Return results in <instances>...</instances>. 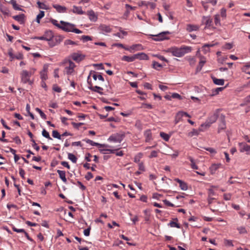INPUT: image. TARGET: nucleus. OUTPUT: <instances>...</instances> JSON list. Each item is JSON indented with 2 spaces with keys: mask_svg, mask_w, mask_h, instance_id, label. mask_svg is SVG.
I'll return each mask as SVG.
<instances>
[{
  "mask_svg": "<svg viewBox=\"0 0 250 250\" xmlns=\"http://www.w3.org/2000/svg\"><path fill=\"white\" fill-rule=\"evenodd\" d=\"M191 51V47L183 46L180 48L172 47L168 48L167 51L170 53L173 56L180 58L183 57L185 54L190 52Z\"/></svg>",
  "mask_w": 250,
  "mask_h": 250,
  "instance_id": "nucleus-1",
  "label": "nucleus"
},
{
  "mask_svg": "<svg viewBox=\"0 0 250 250\" xmlns=\"http://www.w3.org/2000/svg\"><path fill=\"white\" fill-rule=\"evenodd\" d=\"M36 70V69L34 68H30L29 71L23 70L20 74L21 82L23 83H28L30 85H32L33 83V81L31 80L30 78L32 75L34 74Z\"/></svg>",
  "mask_w": 250,
  "mask_h": 250,
  "instance_id": "nucleus-2",
  "label": "nucleus"
},
{
  "mask_svg": "<svg viewBox=\"0 0 250 250\" xmlns=\"http://www.w3.org/2000/svg\"><path fill=\"white\" fill-rule=\"evenodd\" d=\"M125 135L122 133H116L112 134L108 139V141L114 143H120L123 140Z\"/></svg>",
  "mask_w": 250,
  "mask_h": 250,
  "instance_id": "nucleus-3",
  "label": "nucleus"
},
{
  "mask_svg": "<svg viewBox=\"0 0 250 250\" xmlns=\"http://www.w3.org/2000/svg\"><path fill=\"white\" fill-rule=\"evenodd\" d=\"M170 32L169 31H164L161 32L157 35L150 34L149 36L152 37H155L153 40L155 41H162L165 40H167L169 38L167 36V35H169Z\"/></svg>",
  "mask_w": 250,
  "mask_h": 250,
  "instance_id": "nucleus-4",
  "label": "nucleus"
},
{
  "mask_svg": "<svg viewBox=\"0 0 250 250\" xmlns=\"http://www.w3.org/2000/svg\"><path fill=\"white\" fill-rule=\"evenodd\" d=\"M62 24L61 29L66 32H72L74 24L62 21H60Z\"/></svg>",
  "mask_w": 250,
  "mask_h": 250,
  "instance_id": "nucleus-5",
  "label": "nucleus"
},
{
  "mask_svg": "<svg viewBox=\"0 0 250 250\" xmlns=\"http://www.w3.org/2000/svg\"><path fill=\"white\" fill-rule=\"evenodd\" d=\"M75 66L76 65L73 62L69 61L68 63H66L65 67V71L67 75H71L74 71V69Z\"/></svg>",
  "mask_w": 250,
  "mask_h": 250,
  "instance_id": "nucleus-6",
  "label": "nucleus"
},
{
  "mask_svg": "<svg viewBox=\"0 0 250 250\" xmlns=\"http://www.w3.org/2000/svg\"><path fill=\"white\" fill-rule=\"evenodd\" d=\"M63 39V37L61 35L54 36L51 39L50 42H49V44L50 46H54L60 43Z\"/></svg>",
  "mask_w": 250,
  "mask_h": 250,
  "instance_id": "nucleus-7",
  "label": "nucleus"
},
{
  "mask_svg": "<svg viewBox=\"0 0 250 250\" xmlns=\"http://www.w3.org/2000/svg\"><path fill=\"white\" fill-rule=\"evenodd\" d=\"M53 37V33L51 30H47L43 36L40 37V40H45L50 42L51 39Z\"/></svg>",
  "mask_w": 250,
  "mask_h": 250,
  "instance_id": "nucleus-8",
  "label": "nucleus"
},
{
  "mask_svg": "<svg viewBox=\"0 0 250 250\" xmlns=\"http://www.w3.org/2000/svg\"><path fill=\"white\" fill-rule=\"evenodd\" d=\"M202 22L206 25L205 28H208L211 26L212 21L209 16H203Z\"/></svg>",
  "mask_w": 250,
  "mask_h": 250,
  "instance_id": "nucleus-9",
  "label": "nucleus"
},
{
  "mask_svg": "<svg viewBox=\"0 0 250 250\" xmlns=\"http://www.w3.org/2000/svg\"><path fill=\"white\" fill-rule=\"evenodd\" d=\"M239 146L240 147V151L241 152H250V146L248 145L245 143H239Z\"/></svg>",
  "mask_w": 250,
  "mask_h": 250,
  "instance_id": "nucleus-10",
  "label": "nucleus"
},
{
  "mask_svg": "<svg viewBox=\"0 0 250 250\" xmlns=\"http://www.w3.org/2000/svg\"><path fill=\"white\" fill-rule=\"evenodd\" d=\"M98 30H99L100 33L102 34L109 33L111 31L110 27L106 25H101L99 27Z\"/></svg>",
  "mask_w": 250,
  "mask_h": 250,
  "instance_id": "nucleus-11",
  "label": "nucleus"
},
{
  "mask_svg": "<svg viewBox=\"0 0 250 250\" xmlns=\"http://www.w3.org/2000/svg\"><path fill=\"white\" fill-rule=\"evenodd\" d=\"M218 117V114L217 112H214L213 114L210 115L206 120L211 125L215 123Z\"/></svg>",
  "mask_w": 250,
  "mask_h": 250,
  "instance_id": "nucleus-12",
  "label": "nucleus"
},
{
  "mask_svg": "<svg viewBox=\"0 0 250 250\" xmlns=\"http://www.w3.org/2000/svg\"><path fill=\"white\" fill-rule=\"evenodd\" d=\"M175 181H176L177 183L179 184V187L182 190H187L188 189V187L187 185V184L184 181L178 179V178H175L174 179Z\"/></svg>",
  "mask_w": 250,
  "mask_h": 250,
  "instance_id": "nucleus-13",
  "label": "nucleus"
},
{
  "mask_svg": "<svg viewBox=\"0 0 250 250\" xmlns=\"http://www.w3.org/2000/svg\"><path fill=\"white\" fill-rule=\"evenodd\" d=\"M91 77L94 78V73H92V71H91L89 75L87 77V87L91 90H94Z\"/></svg>",
  "mask_w": 250,
  "mask_h": 250,
  "instance_id": "nucleus-14",
  "label": "nucleus"
},
{
  "mask_svg": "<svg viewBox=\"0 0 250 250\" xmlns=\"http://www.w3.org/2000/svg\"><path fill=\"white\" fill-rule=\"evenodd\" d=\"M135 60L138 59L140 60H148V56L145 53L141 52L134 54Z\"/></svg>",
  "mask_w": 250,
  "mask_h": 250,
  "instance_id": "nucleus-15",
  "label": "nucleus"
},
{
  "mask_svg": "<svg viewBox=\"0 0 250 250\" xmlns=\"http://www.w3.org/2000/svg\"><path fill=\"white\" fill-rule=\"evenodd\" d=\"M199 27L197 25L188 24L187 25L186 30L189 32L198 30Z\"/></svg>",
  "mask_w": 250,
  "mask_h": 250,
  "instance_id": "nucleus-16",
  "label": "nucleus"
},
{
  "mask_svg": "<svg viewBox=\"0 0 250 250\" xmlns=\"http://www.w3.org/2000/svg\"><path fill=\"white\" fill-rule=\"evenodd\" d=\"M25 16L23 14H21L18 15H16L13 17V18L18 21L21 24H23L24 22Z\"/></svg>",
  "mask_w": 250,
  "mask_h": 250,
  "instance_id": "nucleus-17",
  "label": "nucleus"
},
{
  "mask_svg": "<svg viewBox=\"0 0 250 250\" xmlns=\"http://www.w3.org/2000/svg\"><path fill=\"white\" fill-rule=\"evenodd\" d=\"M211 125L206 120L205 123L201 125L199 127V131L204 132L208 129L211 126Z\"/></svg>",
  "mask_w": 250,
  "mask_h": 250,
  "instance_id": "nucleus-18",
  "label": "nucleus"
},
{
  "mask_svg": "<svg viewBox=\"0 0 250 250\" xmlns=\"http://www.w3.org/2000/svg\"><path fill=\"white\" fill-rule=\"evenodd\" d=\"M53 7L59 13H64L66 12V8L59 4H53Z\"/></svg>",
  "mask_w": 250,
  "mask_h": 250,
  "instance_id": "nucleus-19",
  "label": "nucleus"
},
{
  "mask_svg": "<svg viewBox=\"0 0 250 250\" xmlns=\"http://www.w3.org/2000/svg\"><path fill=\"white\" fill-rule=\"evenodd\" d=\"M71 11L73 13L79 15H82L84 13L81 7L76 6L75 5L73 6V9Z\"/></svg>",
  "mask_w": 250,
  "mask_h": 250,
  "instance_id": "nucleus-20",
  "label": "nucleus"
},
{
  "mask_svg": "<svg viewBox=\"0 0 250 250\" xmlns=\"http://www.w3.org/2000/svg\"><path fill=\"white\" fill-rule=\"evenodd\" d=\"M71 57L72 59L76 62H80L83 58V56L81 54L77 53H73L71 55Z\"/></svg>",
  "mask_w": 250,
  "mask_h": 250,
  "instance_id": "nucleus-21",
  "label": "nucleus"
},
{
  "mask_svg": "<svg viewBox=\"0 0 250 250\" xmlns=\"http://www.w3.org/2000/svg\"><path fill=\"white\" fill-rule=\"evenodd\" d=\"M221 166V164H212L209 168L211 174H213L215 173L216 170Z\"/></svg>",
  "mask_w": 250,
  "mask_h": 250,
  "instance_id": "nucleus-22",
  "label": "nucleus"
},
{
  "mask_svg": "<svg viewBox=\"0 0 250 250\" xmlns=\"http://www.w3.org/2000/svg\"><path fill=\"white\" fill-rule=\"evenodd\" d=\"M144 135L146 138V142H148L152 140V134L151 130L149 129L146 130L144 132Z\"/></svg>",
  "mask_w": 250,
  "mask_h": 250,
  "instance_id": "nucleus-23",
  "label": "nucleus"
},
{
  "mask_svg": "<svg viewBox=\"0 0 250 250\" xmlns=\"http://www.w3.org/2000/svg\"><path fill=\"white\" fill-rule=\"evenodd\" d=\"M57 173H58L60 178L63 181V182L66 183L67 182V179L65 177V172L63 170H58Z\"/></svg>",
  "mask_w": 250,
  "mask_h": 250,
  "instance_id": "nucleus-24",
  "label": "nucleus"
},
{
  "mask_svg": "<svg viewBox=\"0 0 250 250\" xmlns=\"http://www.w3.org/2000/svg\"><path fill=\"white\" fill-rule=\"evenodd\" d=\"M226 127V123L224 120V118H222L221 119V122L219 125L218 128V133H220L221 132V131L223 130H224Z\"/></svg>",
  "mask_w": 250,
  "mask_h": 250,
  "instance_id": "nucleus-25",
  "label": "nucleus"
},
{
  "mask_svg": "<svg viewBox=\"0 0 250 250\" xmlns=\"http://www.w3.org/2000/svg\"><path fill=\"white\" fill-rule=\"evenodd\" d=\"M122 60L127 62H132L135 60V55H133L132 56H124Z\"/></svg>",
  "mask_w": 250,
  "mask_h": 250,
  "instance_id": "nucleus-26",
  "label": "nucleus"
},
{
  "mask_svg": "<svg viewBox=\"0 0 250 250\" xmlns=\"http://www.w3.org/2000/svg\"><path fill=\"white\" fill-rule=\"evenodd\" d=\"M213 83L218 85H223L224 84V80L223 79H217L215 77L212 78Z\"/></svg>",
  "mask_w": 250,
  "mask_h": 250,
  "instance_id": "nucleus-27",
  "label": "nucleus"
},
{
  "mask_svg": "<svg viewBox=\"0 0 250 250\" xmlns=\"http://www.w3.org/2000/svg\"><path fill=\"white\" fill-rule=\"evenodd\" d=\"M200 132L201 131H199V128L198 130L193 129L191 131L188 133V136L189 137H192L194 136H197L199 135Z\"/></svg>",
  "mask_w": 250,
  "mask_h": 250,
  "instance_id": "nucleus-28",
  "label": "nucleus"
},
{
  "mask_svg": "<svg viewBox=\"0 0 250 250\" xmlns=\"http://www.w3.org/2000/svg\"><path fill=\"white\" fill-rule=\"evenodd\" d=\"M41 78L42 81H45L47 79V74L46 68H43V69L40 73Z\"/></svg>",
  "mask_w": 250,
  "mask_h": 250,
  "instance_id": "nucleus-29",
  "label": "nucleus"
},
{
  "mask_svg": "<svg viewBox=\"0 0 250 250\" xmlns=\"http://www.w3.org/2000/svg\"><path fill=\"white\" fill-rule=\"evenodd\" d=\"M131 48H132V51H140L144 49L143 46L140 44H133L131 46Z\"/></svg>",
  "mask_w": 250,
  "mask_h": 250,
  "instance_id": "nucleus-30",
  "label": "nucleus"
},
{
  "mask_svg": "<svg viewBox=\"0 0 250 250\" xmlns=\"http://www.w3.org/2000/svg\"><path fill=\"white\" fill-rule=\"evenodd\" d=\"M206 60L205 58L203 57L201 58L200 61L199 62V65L197 67V71H200L201 70L203 66H204V64L206 63Z\"/></svg>",
  "mask_w": 250,
  "mask_h": 250,
  "instance_id": "nucleus-31",
  "label": "nucleus"
},
{
  "mask_svg": "<svg viewBox=\"0 0 250 250\" xmlns=\"http://www.w3.org/2000/svg\"><path fill=\"white\" fill-rule=\"evenodd\" d=\"M224 89L223 87H217L215 89H213L211 90V93L210 94V96H214L218 94L220 91Z\"/></svg>",
  "mask_w": 250,
  "mask_h": 250,
  "instance_id": "nucleus-32",
  "label": "nucleus"
},
{
  "mask_svg": "<svg viewBox=\"0 0 250 250\" xmlns=\"http://www.w3.org/2000/svg\"><path fill=\"white\" fill-rule=\"evenodd\" d=\"M10 3L13 6V8L16 10L22 11V9L20 7V5L18 4L15 0H11Z\"/></svg>",
  "mask_w": 250,
  "mask_h": 250,
  "instance_id": "nucleus-33",
  "label": "nucleus"
},
{
  "mask_svg": "<svg viewBox=\"0 0 250 250\" xmlns=\"http://www.w3.org/2000/svg\"><path fill=\"white\" fill-rule=\"evenodd\" d=\"M143 154L142 152L137 153L134 157V161L136 163H139L140 159L143 157Z\"/></svg>",
  "mask_w": 250,
  "mask_h": 250,
  "instance_id": "nucleus-34",
  "label": "nucleus"
},
{
  "mask_svg": "<svg viewBox=\"0 0 250 250\" xmlns=\"http://www.w3.org/2000/svg\"><path fill=\"white\" fill-rule=\"evenodd\" d=\"M188 159L189 160V161L191 162V165H190L191 167L194 169H198V167L195 164V161H194V160L193 159V158H192L191 157L189 156V157H188Z\"/></svg>",
  "mask_w": 250,
  "mask_h": 250,
  "instance_id": "nucleus-35",
  "label": "nucleus"
},
{
  "mask_svg": "<svg viewBox=\"0 0 250 250\" xmlns=\"http://www.w3.org/2000/svg\"><path fill=\"white\" fill-rule=\"evenodd\" d=\"M182 118H183V116H182L180 111L178 112L176 114L175 117V120H174L175 124H177V123H178L181 120Z\"/></svg>",
  "mask_w": 250,
  "mask_h": 250,
  "instance_id": "nucleus-36",
  "label": "nucleus"
},
{
  "mask_svg": "<svg viewBox=\"0 0 250 250\" xmlns=\"http://www.w3.org/2000/svg\"><path fill=\"white\" fill-rule=\"evenodd\" d=\"M0 11L4 15H8L9 13L8 9L2 5H0Z\"/></svg>",
  "mask_w": 250,
  "mask_h": 250,
  "instance_id": "nucleus-37",
  "label": "nucleus"
},
{
  "mask_svg": "<svg viewBox=\"0 0 250 250\" xmlns=\"http://www.w3.org/2000/svg\"><path fill=\"white\" fill-rule=\"evenodd\" d=\"M160 135L166 141H168L170 137L169 135L163 132H160Z\"/></svg>",
  "mask_w": 250,
  "mask_h": 250,
  "instance_id": "nucleus-38",
  "label": "nucleus"
},
{
  "mask_svg": "<svg viewBox=\"0 0 250 250\" xmlns=\"http://www.w3.org/2000/svg\"><path fill=\"white\" fill-rule=\"evenodd\" d=\"M68 158L71 160L73 163L77 162V157L72 153H69L68 154Z\"/></svg>",
  "mask_w": 250,
  "mask_h": 250,
  "instance_id": "nucleus-39",
  "label": "nucleus"
},
{
  "mask_svg": "<svg viewBox=\"0 0 250 250\" xmlns=\"http://www.w3.org/2000/svg\"><path fill=\"white\" fill-rule=\"evenodd\" d=\"M44 16V12L40 11V13L37 15L36 18V21L38 23L40 22V20Z\"/></svg>",
  "mask_w": 250,
  "mask_h": 250,
  "instance_id": "nucleus-40",
  "label": "nucleus"
},
{
  "mask_svg": "<svg viewBox=\"0 0 250 250\" xmlns=\"http://www.w3.org/2000/svg\"><path fill=\"white\" fill-rule=\"evenodd\" d=\"M152 65L153 67L157 70H159V68L162 67L164 65L155 61L153 62Z\"/></svg>",
  "mask_w": 250,
  "mask_h": 250,
  "instance_id": "nucleus-41",
  "label": "nucleus"
},
{
  "mask_svg": "<svg viewBox=\"0 0 250 250\" xmlns=\"http://www.w3.org/2000/svg\"><path fill=\"white\" fill-rule=\"evenodd\" d=\"M52 136L55 138H57L60 140L61 139V135L59 134L57 130H55L52 131Z\"/></svg>",
  "mask_w": 250,
  "mask_h": 250,
  "instance_id": "nucleus-42",
  "label": "nucleus"
},
{
  "mask_svg": "<svg viewBox=\"0 0 250 250\" xmlns=\"http://www.w3.org/2000/svg\"><path fill=\"white\" fill-rule=\"evenodd\" d=\"M168 226L171 228H177L178 229L180 228V226L179 224L174 221H171L169 223Z\"/></svg>",
  "mask_w": 250,
  "mask_h": 250,
  "instance_id": "nucleus-43",
  "label": "nucleus"
},
{
  "mask_svg": "<svg viewBox=\"0 0 250 250\" xmlns=\"http://www.w3.org/2000/svg\"><path fill=\"white\" fill-rule=\"evenodd\" d=\"M37 4H38L39 8L45 9V10L48 9L47 6L46 4H45L44 3L41 2L40 1H38Z\"/></svg>",
  "mask_w": 250,
  "mask_h": 250,
  "instance_id": "nucleus-44",
  "label": "nucleus"
},
{
  "mask_svg": "<svg viewBox=\"0 0 250 250\" xmlns=\"http://www.w3.org/2000/svg\"><path fill=\"white\" fill-rule=\"evenodd\" d=\"M42 135L49 140H52V139L50 137L49 133L45 129H43L42 131Z\"/></svg>",
  "mask_w": 250,
  "mask_h": 250,
  "instance_id": "nucleus-45",
  "label": "nucleus"
},
{
  "mask_svg": "<svg viewBox=\"0 0 250 250\" xmlns=\"http://www.w3.org/2000/svg\"><path fill=\"white\" fill-rule=\"evenodd\" d=\"M214 23L216 25H220V20L219 15L218 14L215 15L214 16Z\"/></svg>",
  "mask_w": 250,
  "mask_h": 250,
  "instance_id": "nucleus-46",
  "label": "nucleus"
},
{
  "mask_svg": "<svg viewBox=\"0 0 250 250\" xmlns=\"http://www.w3.org/2000/svg\"><path fill=\"white\" fill-rule=\"evenodd\" d=\"M8 55L9 56V57L10 58V61H12L13 60H14L15 59V55H14L13 53V50H12V48H10V49H9L8 50Z\"/></svg>",
  "mask_w": 250,
  "mask_h": 250,
  "instance_id": "nucleus-47",
  "label": "nucleus"
},
{
  "mask_svg": "<svg viewBox=\"0 0 250 250\" xmlns=\"http://www.w3.org/2000/svg\"><path fill=\"white\" fill-rule=\"evenodd\" d=\"M237 229L240 234H245L247 232L246 229L244 227H240L237 228Z\"/></svg>",
  "mask_w": 250,
  "mask_h": 250,
  "instance_id": "nucleus-48",
  "label": "nucleus"
},
{
  "mask_svg": "<svg viewBox=\"0 0 250 250\" xmlns=\"http://www.w3.org/2000/svg\"><path fill=\"white\" fill-rule=\"evenodd\" d=\"M99 80L102 82H104V78L100 74H95V81Z\"/></svg>",
  "mask_w": 250,
  "mask_h": 250,
  "instance_id": "nucleus-49",
  "label": "nucleus"
},
{
  "mask_svg": "<svg viewBox=\"0 0 250 250\" xmlns=\"http://www.w3.org/2000/svg\"><path fill=\"white\" fill-rule=\"evenodd\" d=\"M12 229L14 231H15L16 232H18V233H20V232H23L24 233V232H25V231L24 230V229H17L16 228L15 226H13L12 227Z\"/></svg>",
  "mask_w": 250,
  "mask_h": 250,
  "instance_id": "nucleus-50",
  "label": "nucleus"
},
{
  "mask_svg": "<svg viewBox=\"0 0 250 250\" xmlns=\"http://www.w3.org/2000/svg\"><path fill=\"white\" fill-rule=\"evenodd\" d=\"M154 56L155 57H157L158 59H159V60H160L161 61H164L165 62H168L167 59H166L164 56H161L160 55L156 54V55H154Z\"/></svg>",
  "mask_w": 250,
  "mask_h": 250,
  "instance_id": "nucleus-51",
  "label": "nucleus"
},
{
  "mask_svg": "<svg viewBox=\"0 0 250 250\" xmlns=\"http://www.w3.org/2000/svg\"><path fill=\"white\" fill-rule=\"evenodd\" d=\"M158 151L153 150L151 151L150 155L149 156V158H155L157 157Z\"/></svg>",
  "mask_w": 250,
  "mask_h": 250,
  "instance_id": "nucleus-52",
  "label": "nucleus"
},
{
  "mask_svg": "<svg viewBox=\"0 0 250 250\" xmlns=\"http://www.w3.org/2000/svg\"><path fill=\"white\" fill-rule=\"evenodd\" d=\"M31 141L33 143L32 146L37 150L39 151L40 149V147L37 145L34 139H31Z\"/></svg>",
  "mask_w": 250,
  "mask_h": 250,
  "instance_id": "nucleus-53",
  "label": "nucleus"
},
{
  "mask_svg": "<svg viewBox=\"0 0 250 250\" xmlns=\"http://www.w3.org/2000/svg\"><path fill=\"white\" fill-rule=\"evenodd\" d=\"M64 44L65 45H75L76 43L70 40H66L64 42Z\"/></svg>",
  "mask_w": 250,
  "mask_h": 250,
  "instance_id": "nucleus-54",
  "label": "nucleus"
},
{
  "mask_svg": "<svg viewBox=\"0 0 250 250\" xmlns=\"http://www.w3.org/2000/svg\"><path fill=\"white\" fill-rule=\"evenodd\" d=\"M188 61L189 62V64L191 66H193L195 63H196V60L194 58H189L188 59Z\"/></svg>",
  "mask_w": 250,
  "mask_h": 250,
  "instance_id": "nucleus-55",
  "label": "nucleus"
},
{
  "mask_svg": "<svg viewBox=\"0 0 250 250\" xmlns=\"http://www.w3.org/2000/svg\"><path fill=\"white\" fill-rule=\"evenodd\" d=\"M141 107L146 108L148 109H152L153 108V106L149 104L143 103L142 104Z\"/></svg>",
  "mask_w": 250,
  "mask_h": 250,
  "instance_id": "nucleus-56",
  "label": "nucleus"
},
{
  "mask_svg": "<svg viewBox=\"0 0 250 250\" xmlns=\"http://www.w3.org/2000/svg\"><path fill=\"white\" fill-rule=\"evenodd\" d=\"M171 97L174 99H178L179 100L182 99L181 96L177 93H172L171 95Z\"/></svg>",
  "mask_w": 250,
  "mask_h": 250,
  "instance_id": "nucleus-57",
  "label": "nucleus"
},
{
  "mask_svg": "<svg viewBox=\"0 0 250 250\" xmlns=\"http://www.w3.org/2000/svg\"><path fill=\"white\" fill-rule=\"evenodd\" d=\"M23 58V56L21 52L18 53V54H16L15 56V59L17 60H22Z\"/></svg>",
  "mask_w": 250,
  "mask_h": 250,
  "instance_id": "nucleus-58",
  "label": "nucleus"
},
{
  "mask_svg": "<svg viewBox=\"0 0 250 250\" xmlns=\"http://www.w3.org/2000/svg\"><path fill=\"white\" fill-rule=\"evenodd\" d=\"M51 21L53 25L56 26L58 28L61 29V27H62V25L59 24L56 20L52 19L51 20Z\"/></svg>",
  "mask_w": 250,
  "mask_h": 250,
  "instance_id": "nucleus-59",
  "label": "nucleus"
},
{
  "mask_svg": "<svg viewBox=\"0 0 250 250\" xmlns=\"http://www.w3.org/2000/svg\"><path fill=\"white\" fill-rule=\"evenodd\" d=\"M71 124L73 125V127L76 129H79L80 126L83 125V123H76L75 122H72Z\"/></svg>",
  "mask_w": 250,
  "mask_h": 250,
  "instance_id": "nucleus-60",
  "label": "nucleus"
},
{
  "mask_svg": "<svg viewBox=\"0 0 250 250\" xmlns=\"http://www.w3.org/2000/svg\"><path fill=\"white\" fill-rule=\"evenodd\" d=\"M221 16L222 17L225 18L227 16L226 9L225 8H222L221 9Z\"/></svg>",
  "mask_w": 250,
  "mask_h": 250,
  "instance_id": "nucleus-61",
  "label": "nucleus"
},
{
  "mask_svg": "<svg viewBox=\"0 0 250 250\" xmlns=\"http://www.w3.org/2000/svg\"><path fill=\"white\" fill-rule=\"evenodd\" d=\"M81 40H82L84 42H87L88 41L91 40V38L90 37L88 36H83L81 38Z\"/></svg>",
  "mask_w": 250,
  "mask_h": 250,
  "instance_id": "nucleus-62",
  "label": "nucleus"
},
{
  "mask_svg": "<svg viewBox=\"0 0 250 250\" xmlns=\"http://www.w3.org/2000/svg\"><path fill=\"white\" fill-rule=\"evenodd\" d=\"M53 89L55 91L58 93H60L62 91V89L57 85H53Z\"/></svg>",
  "mask_w": 250,
  "mask_h": 250,
  "instance_id": "nucleus-63",
  "label": "nucleus"
},
{
  "mask_svg": "<svg viewBox=\"0 0 250 250\" xmlns=\"http://www.w3.org/2000/svg\"><path fill=\"white\" fill-rule=\"evenodd\" d=\"M92 178H93V174L90 172H87V173L85 176V178L87 180H89L90 179H91Z\"/></svg>",
  "mask_w": 250,
  "mask_h": 250,
  "instance_id": "nucleus-64",
  "label": "nucleus"
}]
</instances>
